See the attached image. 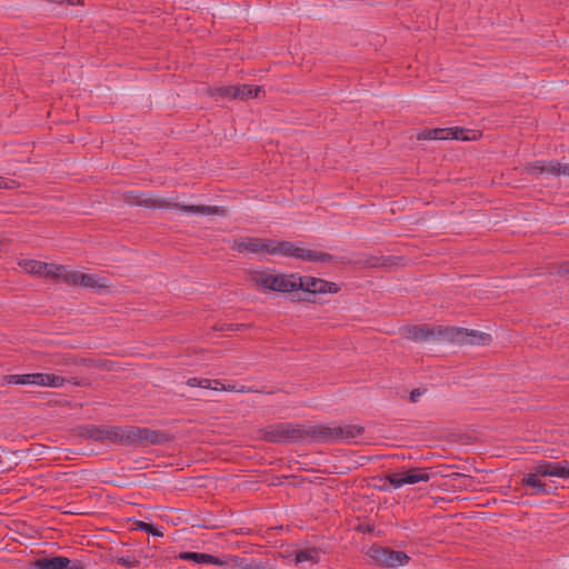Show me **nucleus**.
<instances>
[{
    "label": "nucleus",
    "instance_id": "nucleus-41",
    "mask_svg": "<svg viewBox=\"0 0 569 569\" xmlns=\"http://www.w3.org/2000/svg\"><path fill=\"white\" fill-rule=\"evenodd\" d=\"M358 530L361 532H371L373 529L369 525H367V526L360 525L358 527Z\"/></svg>",
    "mask_w": 569,
    "mask_h": 569
},
{
    "label": "nucleus",
    "instance_id": "nucleus-35",
    "mask_svg": "<svg viewBox=\"0 0 569 569\" xmlns=\"http://www.w3.org/2000/svg\"><path fill=\"white\" fill-rule=\"evenodd\" d=\"M556 176H560V174H563V176H569V164H561L559 162H556Z\"/></svg>",
    "mask_w": 569,
    "mask_h": 569
},
{
    "label": "nucleus",
    "instance_id": "nucleus-21",
    "mask_svg": "<svg viewBox=\"0 0 569 569\" xmlns=\"http://www.w3.org/2000/svg\"><path fill=\"white\" fill-rule=\"evenodd\" d=\"M71 272L72 270H69L66 266L47 263V268L41 276L54 280H62L64 283H67V279Z\"/></svg>",
    "mask_w": 569,
    "mask_h": 569
},
{
    "label": "nucleus",
    "instance_id": "nucleus-1",
    "mask_svg": "<svg viewBox=\"0 0 569 569\" xmlns=\"http://www.w3.org/2000/svg\"><path fill=\"white\" fill-rule=\"evenodd\" d=\"M173 436L164 430H153L147 427H104L103 441L122 446H159L170 442Z\"/></svg>",
    "mask_w": 569,
    "mask_h": 569
},
{
    "label": "nucleus",
    "instance_id": "nucleus-4",
    "mask_svg": "<svg viewBox=\"0 0 569 569\" xmlns=\"http://www.w3.org/2000/svg\"><path fill=\"white\" fill-rule=\"evenodd\" d=\"M293 279L297 274H272L266 271L254 270L250 273V280L257 288H263L277 292H287L297 287Z\"/></svg>",
    "mask_w": 569,
    "mask_h": 569
},
{
    "label": "nucleus",
    "instance_id": "nucleus-11",
    "mask_svg": "<svg viewBox=\"0 0 569 569\" xmlns=\"http://www.w3.org/2000/svg\"><path fill=\"white\" fill-rule=\"evenodd\" d=\"M448 341L458 342L460 345L470 343L477 346H486L491 341V336L487 332L478 330H469L465 328H449Z\"/></svg>",
    "mask_w": 569,
    "mask_h": 569
},
{
    "label": "nucleus",
    "instance_id": "nucleus-8",
    "mask_svg": "<svg viewBox=\"0 0 569 569\" xmlns=\"http://www.w3.org/2000/svg\"><path fill=\"white\" fill-rule=\"evenodd\" d=\"M367 555L376 565L387 568L401 567L407 565L410 560V557L405 551L395 550L379 545L371 546Z\"/></svg>",
    "mask_w": 569,
    "mask_h": 569
},
{
    "label": "nucleus",
    "instance_id": "nucleus-5",
    "mask_svg": "<svg viewBox=\"0 0 569 569\" xmlns=\"http://www.w3.org/2000/svg\"><path fill=\"white\" fill-rule=\"evenodd\" d=\"M402 338L413 341L423 342L428 340H443L448 341L449 328L437 326L431 327L429 325H408L402 326L399 329Z\"/></svg>",
    "mask_w": 569,
    "mask_h": 569
},
{
    "label": "nucleus",
    "instance_id": "nucleus-28",
    "mask_svg": "<svg viewBox=\"0 0 569 569\" xmlns=\"http://www.w3.org/2000/svg\"><path fill=\"white\" fill-rule=\"evenodd\" d=\"M104 427L87 426L82 436L94 441H103Z\"/></svg>",
    "mask_w": 569,
    "mask_h": 569
},
{
    "label": "nucleus",
    "instance_id": "nucleus-13",
    "mask_svg": "<svg viewBox=\"0 0 569 569\" xmlns=\"http://www.w3.org/2000/svg\"><path fill=\"white\" fill-rule=\"evenodd\" d=\"M531 471L537 472L540 477H558L566 479L569 478V461L551 462L548 460H537L532 465Z\"/></svg>",
    "mask_w": 569,
    "mask_h": 569
},
{
    "label": "nucleus",
    "instance_id": "nucleus-22",
    "mask_svg": "<svg viewBox=\"0 0 569 569\" xmlns=\"http://www.w3.org/2000/svg\"><path fill=\"white\" fill-rule=\"evenodd\" d=\"M236 90L237 99L247 100L249 98H257L259 93L263 91V87L252 84H240L236 86Z\"/></svg>",
    "mask_w": 569,
    "mask_h": 569
},
{
    "label": "nucleus",
    "instance_id": "nucleus-7",
    "mask_svg": "<svg viewBox=\"0 0 569 569\" xmlns=\"http://www.w3.org/2000/svg\"><path fill=\"white\" fill-rule=\"evenodd\" d=\"M365 432V428L356 425H347L345 427H328L325 425H316L312 431L317 442H332L339 439H355Z\"/></svg>",
    "mask_w": 569,
    "mask_h": 569
},
{
    "label": "nucleus",
    "instance_id": "nucleus-38",
    "mask_svg": "<svg viewBox=\"0 0 569 569\" xmlns=\"http://www.w3.org/2000/svg\"><path fill=\"white\" fill-rule=\"evenodd\" d=\"M63 569H83L82 563L80 561H71L70 565L64 567Z\"/></svg>",
    "mask_w": 569,
    "mask_h": 569
},
{
    "label": "nucleus",
    "instance_id": "nucleus-32",
    "mask_svg": "<svg viewBox=\"0 0 569 569\" xmlns=\"http://www.w3.org/2000/svg\"><path fill=\"white\" fill-rule=\"evenodd\" d=\"M386 480L395 488V489H398V488H401L402 486H405V479H403V475H402V471H399V472H393V473H389L386 476Z\"/></svg>",
    "mask_w": 569,
    "mask_h": 569
},
{
    "label": "nucleus",
    "instance_id": "nucleus-19",
    "mask_svg": "<svg viewBox=\"0 0 569 569\" xmlns=\"http://www.w3.org/2000/svg\"><path fill=\"white\" fill-rule=\"evenodd\" d=\"M71 563V560L63 556L40 558L32 562V569H63Z\"/></svg>",
    "mask_w": 569,
    "mask_h": 569
},
{
    "label": "nucleus",
    "instance_id": "nucleus-17",
    "mask_svg": "<svg viewBox=\"0 0 569 569\" xmlns=\"http://www.w3.org/2000/svg\"><path fill=\"white\" fill-rule=\"evenodd\" d=\"M539 477H540V475H538L535 471L527 473L521 479V485L525 487H529L531 489V491L529 492L530 495L548 496V495L553 493L552 487L550 485L541 481L539 479Z\"/></svg>",
    "mask_w": 569,
    "mask_h": 569
},
{
    "label": "nucleus",
    "instance_id": "nucleus-34",
    "mask_svg": "<svg viewBox=\"0 0 569 569\" xmlns=\"http://www.w3.org/2000/svg\"><path fill=\"white\" fill-rule=\"evenodd\" d=\"M549 273L550 274H561L566 276L569 274V261H565L559 266H551L549 267Z\"/></svg>",
    "mask_w": 569,
    "mask_h": 569
},
{
    "label": "nucleus",
    "instance_id": "nucleus-42",
    "mask_svg": "<svg viewBox=\"0 0 569 569\" xmlns=\"http://www.w3.org/2000/svg\"><path fill=\"white\" fill-rule=\"evenodd\" d=\"M96 366H97V367H99V368H108V369H110V368L107 366V361H100V362L96 363Z\"/></svg>",
    "mask_w": 569,
    "mask_h": 569
},
{
    "label": "nucleus",
    "instance_id": "nucleus-45",
    "mask_svg": "<svg viewBox=\"0 0 569 569\" xmlns=\"http://www.w3.org/2000/svg\"><path fill=\"white\" fill-rule=\"evenodd\" d=\"M81 361H82L83 363H87V362L92 363V362H93L91 359H89V360H87V359H82Z\"/></svg>",
    "mask_w": 569,
    "mask_h": 569
},
{
    "label": "nucleus",
    "instance_id": "nucleus-29",
    "mask_svg": "<svg viewBox=\"0 0 569 569\" xmlns=\"http://www.w3.org/2000/svg\"><path fill=\"white\" fill-rule=\"evenodd\" d=\"M133 529L144 531V532L150 533V535H152L154 537H162L163 536V533L157 527H154L152 523L144 522V521H141V520L134 521Z\"/></svg>",
    "mask_w": 569,
    "mask_h": 569
},
{
    "label": "nucleus",
    "instance_id": "nucleus-9",
    "mask_svg": "<svg viewBox=\"0 0 569 569\" xmlns=\"http://www.w3.org/2000/svg\"><path fill=\"white\" fill-rule=\"evenodd\" d=\"M67 284L92 289L97 293L106 292L110 287L107 278H100L97 274L83 273L77 270H72L71 274H69Z\"/></svg>",
    "mask_w": 569,
    "mask_h": 569
},
{
    "label": "nucleus",
    "instance_id": "nucleus-39",
    "mask_svg": "<svg viewBox=\"0 0 569 569\" xmlns=\"http://www.w3.org/2000/svg\"><path fill=\"white\" fill-rule=\"evenodd\" d=\"M201 382V378H190L188 381H187V385L190 386V387H198L199 383Z\"/></svg>",
    "mask_w": 569,
    "mask_h": 569
},
{
    "label": "nucleus",
    "instance_id": "nucleus-40",
    "mask_svg": "<svg viewBox=\"0 0 569 569\" xmlns=\"http://www.w3.org/2000/svg\"><path fill=\"white\" fill-rule=\"evenodd\" d=\"M66 382H71L74 386H84L86 385L82 380H80L79 378H76V377L67 379Z\"/></svg>",
    "mask_w": 569,
    "mask_h": 569
},
{
    "label": "nucleus",
    "instance_id": "nucleus-6",
    "mask_svg": "<svg viewBox=\"0 0 569 569\" xmlns=\"http://www.w3.org/2000/svg\"><path fill=\"white\" fill-rule=\"evenodd\" d=\"M67 378L54 373H26V375H6L2 377L1 385H37L42 387L59 388L64 385Z\"/></svg>",
    "mask_w": 569,
    "mask_h": 569
},
{
    "label": "nucleus",
    "instance_id": "nucleus-36",
    "mask_svg": "<svg viewBox=\"0 0 569 569\" xmlns=\"http://www.w3.org/2000/svg\"><path fill=\"white\" fill-rule=\"evenodd\" d=\"M244 325H223L221 327H214L216 330H220V331H236V330H239L241 327H243Z\"/></svg>",
    "mask_w": 569,
    "mask_h": 569
},
{
    "label": "nucleus",
    "instance_id": "nucleus-20",
    "mask_svg": "<svg viewBox=\"0 0 569 569\" xmlns=\"http://www.w3.org/2000/svg\"><path fill=\"white\" fill-rule=\"evenodd\" d=\"M405 483L406 485H415L418 482H428L430 480V475L423 468L412 467L402 471Z\"/></svg>",
    "mask_w": 569,
    "mask_h": 569
},
{
    "label": "nucleus",
    "instance_id": "nucleus-12",
    "mask_svg": "<svg viewBox=\"0 0 569 569\" xmlns=\"http://www.w3.org/2000/svg\"><path fill=\"white\" fill-rule=\"evenodd\" d=\"M467 131L463 128H433L423 129L417 134L418 140H447L456 139L461 141L470 140L467 136Z\"/></svg>",
    "mask_w": 569,
    "mask_h": 569
},
{
    "label": "nucleus",
    "instance_id": "nucleus-15",
    "mask_svg": "<svg viewBox=\"0 0 569 569\" xmlns=\"http://www.w3.org/2000/svg\"><path fill=\"white\" fill-rule=\"evenodd\" d=\"M269 239L247 237L244 239L233 240L230 249L238 252L248 251L250 253L266 252Z\"/></svg>",
    "mask_w": 569,
    "mask_h": 569
},
{
    "label": "nucleus",
    "instance_id": "nucleus-30",
    "mask_svg": "<svg viewBox=\"0 0 569 569\" xmlns=\"http://www.w3.org/2000/svg\"><path fill=\"white\" fill-rule=\"evenodd\" d=\"M295 281V284H298V280L293 279ZM297 288L295 290H290V291H287L288 293H290V300L293 301V302H299V301H307V302H315V299L310 298L308 296V293H301V288H299L298 286H296Z\"/></svg>",
    "mask_w": 569,
    "mask_h": 569
},
{
    "label": "nucleus",
    "instance_id": "nucleus-33",
    "mask_svg": "<svg viewBox=\"0 0 569 569\" xmlns=\"http://www.w3.org/2000/svg\"><path fill=\"white\" fill-rule=\"evenodd\" d=\"M116 562L120 566L127 567V568H133L138 567L140 565V561L137 559H133L129 556H121L116 558Z\"/></svg>",
    "mask_w": 569,
    "mask_h": 569
},
{
    "label": "nucleus",
    "instance_id": "nucleus-26",
    "mask_svg": "<svg viewBox=\"0 0 569 569\" xmlns=\"http://www.w3.org/2000/svg\"><path fill=\"white\" fill-rule=\"evenodd\" d=\"M20 267H22L28 273L31 274H42V272L47 268V262L33 260V259H26L22 260L19 263Z\"/></svg>",
    "mask_w": 569,
    "mask_h": 569
},
{
    "label": "nucleus",
    "instance_id": "nucleus-18",
    "mask_svg": "<svg viewBox=\"0 0 569 569\" xmlns=\"http://www.w3.org/2000/svg\"><path fill=\"white\" fill-rule=\"evenodd\" d=\"M181 560L193 561L196 563H206V565H214V566H224L228 565L224 560L219 557L209 555V553H200L194 551H183L178 556Z\"/></svg>",
    "mask_w": 569,
    "mask_h": 569
},
{
    "label": "nucleus",
    "instance_id": "nucleus-3",
    "mask_svg": "<svg viewBox=\"0 0 569 569\" xmlns=\"http://www.w3.org/2000/svg\"><path fill=\"white\" fill-rule=\"evenodd\" d=\"M266 253L278 254L287 258H296L302 261L312 262H335L337 258L328 252L316 251L311 249H305L297 246L296 242L286 240H272L269 239L268 246H266Z\"/></svg>",
    "mask_w": 569,
    "mask_h": 569
},
{
    "label": "nucleus",
    "instance_id": "nucleus-16",
    "mask_svg": "<svg viewBox=\"0 0 569 569\" xmlns=\"http://www.w3.org/2000/svg\"><path fill=\"white\" fill-rule=\"evenodd\" d=\"M170 208L178 209L186 213L217 214V216H226L227 214V209L224 207H219V206L180 204L177 202H170Z\"/></svg>",
    "mask_w": 569,
    "mask_h": 569
},
{
    "label": "nucleus",
    "instance_id": "nucleus-43",
    "mask_svg": "<svg viewBox=\"0 0 569 569\" xmlns=\"http://www.w3.org/2000/svg\"><path fill=\"white\" fill-rule=\"evenodd\" d=\"M62 363L67 366V365L74 363V362L71 361L70 358H63V362Z\"/></svg>",
    "mask_w": 569,
    "mask_h": 569
},
{
    "label": "nucleus",
    "instance_id": "nucleus-44",
    "mask_svg": "<svg viewBox=\"0 0 569 569\" xmlns=\"http://www.w3.org/2000/svg\"><path fill=\"white\" fill-rule=\"evenodd\" d=\"M0 188H8V184L3 183L2 178H0Z\"/></svg>",
    "mask_w": 569,
    "mask_h": 569
},
{
    "label": "nucleus",
    "instance_id": "nucleus-10",
    "mask_svg": "<svg viewBox=\"0 0 569 569\" xmlns=\"http://www.w3.org/2000/svg\"><path fill=\"white\" fill-rule=\"evenodd\" d=\"M298 287L301 288L303 293H308L310 298L317 293H337L340 291V287L335 283L316 277H302L297 274Z\"/></svg>",
    "mask_w": 569,
    "mask_h": 569
},
{
    "label": "nucleus",
    "instance_id": "nucleus-24",
    "mask_svg": "<svg viewBox=\"0 0 569 569\" xmlns=\"http://www.w3.org/2000/svg\"><path fill=\"white\" fill-rule=\"evenodd\" d=\"M556 162L543 163L542 161H536L528 166L527 172L530 174H542L550 173L556 176Z\"/></svg>",
    "mask_w": 569,
    "mask_h": 569
},
{
    "label": "nucleus",
    "instance_id": "nucleus-31",
    "mask_svg": "<svg viewBox=\"0 0 569 569\" xmlns=\"http://www.w3.org/2000/svg\"><path fill=\"white\" fill-rule=\"evenodd\" d=\"M213 382L216 386L212 387L211 386L212 381L210 379L201 378V382L199 383L198 387L206 388V389H213V390H219V389L227 390V391L233 390V387H231V386L226 387L219 380H213Z\"/></svg>",
    "mask_w": 569,
    "mask_h": 569
},
{
    "label": "nucleus",
    "instance_id": "nucleus-27",
    "mask_svg": "<svg viewBox=\"0 0 569 569\" xmlns=\"http://www.w3.org/2000/svg\"><path fill=\"white\" fill-rule=\"evenodd\" d=\"M210 94L212 97L237 99L236 86H226V87L212 88V89H210Z\"/></svg>",
    "mask_w": 569,
    "mask_h": 569
},
{
    "label": "nucleus",
    "instance_id": "nucleus-23",
    "mask_svg": "<svg viewBox=\"0 0 569 569\" xmlns=\"http://www.w3.org/2000/svg\"><path fill=\"white\" fill-rule=\"evenodd\" d=\"M228 565L222 566L224 569H266V567L256 563H249L246 559L232 556L229 560H224Z\"/></svg>",
    "mask_w": 569,
    "mask_h": 569
},
{
    "label": "nucleus",
    "instance_id": "nucleus-2",
    "mask_svg": "<svg viewBox=\"0 0 569 569\" xmlns=\"http://www.w3.org/2000/svg\"><path fill=\"white\" fill-rule=\"evenodd\" d=\"M313 430H316V425L305 427L298 423L278 422L260 429V438L273 443L317 442L312 435Z\"/></svg>",
    "mask_w": 569,
    "mask_h": 569
},
{
    "label": "nucleus",
    "instance_id": "nucleus-25",
    "mask_svg": "<svg viewBox=\"0 0 569 569\" xmlns=\"http://www.w3.org/2000/svg\"><path fill=\"white\" fill-rule=\"evenodd\" d=\"M319 549L317 548H307L296 552L295 561L296 563H301L305 561H310L312 563L319 562Z\"/></svg>",
    "mask_w": 569,
    "mask_h": 569
},
{
    "label": "nucleus",
    "instance_id": "nucleus-37",
    "mask_svg": "<svg viewBox=\"0 0 569 569\" xmlns=\"http://www.w3.org/2000/svg\"><path fill=\"white\" fill-rule=\"evenodd\" d=\"M423 391H421L419 388H416L413 389L411 392H410V401L411 402H417L418 401V398L422 395Z\"/></svg>",
    "mask_w": 569,
    "mask_h": 569
},
{
    "label": "nucleus",
    "instance_id": "nucleus-14",
    "mask_svg": "<svg viewBox=\"0 0 569 569\" xmlns=\"http://www.w3.org/2000/svg\"><path fill=\"white\" fill-rule=\"evenodd\" d=\"M123 201L130 206H139L144 208H161L169 209L170 201L153 199L150 193L138 191H126L123 193Z\"/></svg>",
    "mask_w": 569,
    "mask_h": 569
}]
</instances>
